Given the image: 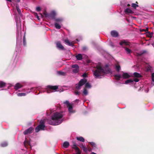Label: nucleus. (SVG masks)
Returning <instances> with one entry per match:
<instances>
[{
  "label": "nucleus",
  "mask_w": 154,
  "mask_h": 154,
  "mask_svg": "<svg viewBox=\"0 0 154 154\" xmlns=\"http://www.w3.org/2000/svg\"><path fill=\"white\" fill-rule=\"evenodd\" d=\"M96 69L93 71V74L96 79H100L104 75L111 72V69L109 67V65H106L103 68L99 65H97L95 67Z\"/></svg>",
  "instance_id": "obj_1"
},
{
  "label": "nucleus",
  "mask_w": 154,
  "mask_h": 154,
  "mask_svg": "<svg viewBox=\"0 0 154 154\" xmlns=\"http://www.w3.org/2000/svg\"><path fill=\"white\" fill-rule=\"evenodd\" d=\"M63 116L62 113L58 112L54 113L51 119L49 121V124L54 125L60 124L63 121V119H62Z\"/></svg>",
  "instance_id": "obj_2"
},
{
  "label": "nucleus",
  "mask_w": 154,
  "mask_h": 154,
  "mask_svg": "<svg viewBox=\"0 0 154 154\" xmlns=\"http://www.w3.org/2000/svg\"><path fill=\"white\" fill-rule=\"evenodd\" d=\"M45 120H41L40 121L39 125L37 126L35 129L36 132H38L40 130H44V128L45 127Z\"/></svg>",
  "instance_id": "obj_3"
},
{
  "label": "nucleus",
  "mask_w": 154,
  "mask_h": 154,
  "mask_svg": "<svg viewBox=\"0 0 154 154\" xmlns=\"http://www.w3.org/2000/svg\"><path fill=\"white\" fill-rule=\"evenodd\" d=\"M58 88V86L48 85L46 87V91L48 93H49L53 91H56Z\"/></svg>",
  "instance_id": "obj_4"
},
{
  "label": "nucleus",
  "mask_w": 154,
  "mask_h": 154,
  "mask_svg": "<svg viewBox=\"0 0 154 154\" xmlns=\"http://www.w3.org/2000/svg\"><path fill=\"white\" fill-rule=\"evenodd\" d=\"M72 67L73 68L72 72L73 73H76L79 72V67L77 64L73 65L72 66Z\"/></svg>",
  "instance_id": "obj_5"
},
{
  "label": "nucleus",
  "mask_w": 154,
  "mask_h": 154,
  "mask_svg": "<svg viewBox=\"0 0 154 154\" xmlns=\"http://www.w3.org/2000/svg\"><path fill=\"white\" fill-rule=\"evenodd\" d=\"M33 130L34 128L32 127H30L24 131L23 134L24 135L31 134L32 133Z\"/></svg>",
  "instance_id": "obj_6"
},
{
  "label": "nucleus",
  "mask_w": 154,
  "mask_h": 154,
  "mask_svg": "<svg viewBox=\"0 0 154 154\" xmlns=\"http://www.w3.org/2000/svg\"><path fill=\"white\" fill-rule=\"evenodd\" d=\"M72 148L75 149L76 151V153L75 154H81V151L80 150L79 148L76 146V145L74 144Z\"/></svg>",
  "instance_id": "obj_7"
},
{
  "label": "nucleus",
  "mask_w": 154,
  "mask_h": 154,
  "mask_svg": "<svg viewBox=\"0 0 154 154\" xmlns=\"http://www.w3.org/2000/svg\"><path fill=\"white\" fill-rule=\"evenodd\" d=\"M57 47L59 49L61 50H65L64 47L62 45L60 41H58L56 43Z\"/></svg>",
  "instance_id": "obj_8"
},
{
  "label": "nucleus",
  "mask_w": 154,
  "mask_h": 154,
  "mask_svg": "<svg viewBox=\"0 0 154 154\" xmlns=\"http://www.w3.org/2000/svg\"><path fill=\"white\" fill-rule=\"evenodd\" d=\"M119 44L122 46L124 45H130V42H128L126 41L125 40H122L119 43Z\"/></svg>",
  "instance_id": "obj_9"
},
{
  "label": "nucleus",
  "mask_w": 154,
  "mask_h": 154,
  "mask_svg": "<svg viewBox=\"0 0 154 154\" xmlns=\"http://www.w3.org/2000/svg\"><path fill=\"white\" fill-rule=\"evenodd\" d=\"M111 35L114 37H116L119 35L118 32L115 30H113L111 32Z\"/></svg>",
  "instance_id": "obj_10"
},
{
  "label": "nucleus",
  "mask_w": 154,
  "mask_h": 154,
  "mask_svg": "<svg viewBox=\"0 0 154 154\" xmlns=\"http://www.w3.org/2000/svg\"><path fill=\"white\" fill-rule=\"evenodd\" d=\"M56 13L55 12L52 11L49 14V18H51L52 19H55V16Z\"/></svg>",
  "instance_id": "obj_11"
},
{
  "label": "nucleus",
  "mask_w": 154,
  "mask_h": 154,
  "mask_svg": "<svg viewBox=\"0 0 154 154\" xmlns=\"http://www.w3.org/2000/svg\"><path fill=\"white\" fill-rule=\"evenodd\" d=\"M87 81V80L85 79H82L80 81L79 83L82 86L86 83Z\"/></svg>",
  "instance_id": "obj_12"
},
{
  "label": "nucleus",
  "mask_w": 154,
  "mask_h": 154,
  "mask_svg": "<svg viewBox=\"0 0 154 154\" xmlns=\"http://www.w3.org/2000/svg\"><path fill=\"white\" fill-rule=\"evenodd\" d=\"M125 12L126 14H132L133 13V11L130 9L127 8L125 10Z\"/></svg>",
  "instance_id": "obj_13"
},
{
  "label": "nucleus",
  "mask_w": 154,
  "mask_h": 154,
  "mask_svg": "<svg viewBox=\"0 0 154 154\" xmlns=\"http://www.w3.org/2000/svg\"><path fill=\"white\" fill-rule=\"evenodd\" d=\"M22 87L23 85H21L19 83H17L15 85L14 88L15 90H17L18 89Z\"/></svg>",
  "instance_id": "obj_14"
},
{
  "label": "nucleus",
  "mask_w": 154,
  "mask_h": 154,
  "mask_svg": "<svg viewBox=\"0 0 154 154\" xmlns=\"http://www.w3.org/2000/svg\"><path fill=\"white\" fill-rule=\"evenodd\" d=\"M122 77L124 79H127L130 77V76L126 72H124L122 74Z\"/></svg>",
  "instance_id": "obj_15"
},
{
  "label": "nucleus",
  "mask_w": 154,
  "mask_h": 154,
  "mask_svg": "<svg viewBox=\"0 0 154 154\" xmlns=\"http://www.w3.org/2000/svg\"><path fill=\"white\" fill-rule=\"evenodd\" d=\"M64 42L66 44H67L69 46L72 47L74 46L73 44L72 43V42H70L69 40L67 39H65Z\"/></svg>",
  "instance_id": "obj_16"
},
{
  "label": "nucleus",
  "mask_w": 154,
  "mask_h": 154,
  "mask_svg": "<svg viewBox=\"0 0 154 154\" xmlns=\"http://www.w3.org/2000/svg\"><path fill=\"white\" fill-rule=\"evenodd\" d=\"M76 59L79 60H81L82 59V55L80 54H78L76 56Z\"/></svg>",
  "instance_id": "obj_17"
},
{
  "label": "nucleus",
  "mask_w": 154,
  "mask_h": 154,
  "mask_svg": "<svg viewBox=\"0 0 154 154\" xmlns=\"http://www.w3.org/2000/svg\"><path fill=\"white\" fill-rule=\"evenodd\" d=\"M133 75L135 77L140 78L142 77L141 75L140 74L137 72L134 73Z\"/></svg>",
  "instance_id": "obj_18"
},
{
  "label": "nucleus",
  "mask_w": 154,
  "mask_h": 154,
  "mask_svg": "<svg viewBox=\"0 0 154 154\" xmlns=\"http://www.w3.org/2000/svg\"><path fill=\"white\" fill-rule=\"evenodd\" d=\"M69 143L67 141L64 142L63 145V147L65 148H67L69 146Z\"/></svg>",
  "instance_id": "obj_19"
},
{
  "label": "nucleus",
  "mask_w": 154,
  "mask_h": 154,
  "mask_svg": "<svg viewBox=\"0 0 154 154\" xmlns=\"http://www.w3.org/2000/svg\"><path fill=\"white\" fill-rule=\"evenodd\" d=\"M76 139L82 142H84L85 141V139L82 137H76Z\"/></svg>",
  "instance_id": "obj_20"
},
{
  "label": "nucleus",
  "mask_w": 154,
  "mask_h": 154,
  "mask_svg": "<svg viewBox=\"0 0 154 154\" xmlns=\"http://www.w3.org/2000/svg\"><path fill=\"white\" fill-rule=\"evenodd\" d=\"M16 9L17 11L18 14L20 16H21V13L20 10L19 8V6L18 5H16Z\"/></svg>",
  "instance_id": "obj_21"
},
{
  "label": "nucleus",
  "mask_w": 154,
  "mask_h": 154,
  "mask_svg": "<svg viewBox=\"0 0 154 154\" xmlns=\"http://www.w3.org/2000/svg\"><path fill=\"white\" fill-rule=\"evenodd\" d=\"M57 73L58 75H65L66 74V72L61 71H57Z\"/></svg>",
  "instance_id": "obj_22"
},
{
  "label": "nucleus",
  "mask_w": 154,
  "mask_h": 154,
  "mask_svg": "<svg viewBox=\"0 0 154 154\" xmlns=\"http://www.w3.org/2000/svg\"><path fill=\"white\" fill-rule=\"evenodd\" d=\"M6 85V83L2 82L0 81V88H2L5 86Z\"/></svg>",
  "instance_id": "obj_23"
},
{
  "label": "nucleus",
  "mask_w": 154,
  "mask_h": 154,
  "mask_svg": "<svg viewBox=\"0 0 154 154\" xmlns=\"http://www.w3.org/2000/svg\"><path fill=\"white\" fill-rule=\"evenodd\" d=\"M67 107L68 108V111L69 112H72V105L70 104Z\"/></svg>",
  "instance_id": "obj_24"
},
{
  "label": "nucleus",
  "mask_w": 154,
  "mask_h": 154,
  "mask_svg": "<svg viewBox=\"0 0 154 154\" xmlns=\"http://www.w3.org/2000/svg\"><path fill=\"white\" fill-rule=\"evenodd\" d=\"M114 76L115 79L117 80H119L121 77L120 75H115Z\"/></svg>",
  "instance_id": "obj_25"
},
{
  "label": "nucleus",
  "mask_w": 154,
  "mask_h": 154,
  "mask_svg": "<svg viewBox=\"0 0 154 154\" xmlns=\"http://www.w3.org/2000/svg\"><path fill=\"white\" fill-rule=\"evenodd\" d=\"M115 69L117 72H119L121 69V67L120 65H117L116 66Z\"/></svg>",
  "instance_id": "obj_26"
},
{
  "label": "nucleus",
  "mask_w": 154,
  "mask_h": 154,
  "mask_svg": "<svg viewBox=\"0 0 154 154\" xmlns=\"http://www.w3.org/2000/svg\"><path fill=\"white\" fill-rule=\"evenodd\" d=\"M81 147L85 152H87V148L85 147V146L82 145V146H81Z\"/></svg>",
  "instance_id": "obj_27"
},
{
  "label": "nucleus",
  "mask_w": 154,
  "mask_h": 154,
  "mask_svg": "<svg viewBox=\"0 0 154 154\" xmlns=\"http://www.w3.org/2000/svg\"><path fill=\"white\" fill-rule=\"evenodd\" d=\"M8 143L6 142H3L1 143V146L3 147H5L7 146Z\"/></svg>",
  "instance_id": "obj_28"
},
{
  "label": "nucleus",
  "mask_w": 154,
  "mask_h": 154,
  "mask_svg": "<svg viewBox=\"0 0 154 154\" xmlns=\"http://www.w3.org/2000/svg\"><path fill=\"white\" fill-rule=\"evenodd\" d=\"M55 27L57 29H60L61 28V26L58 23H56L54 24Z\"/></svg>",
  "instance_id": "obj_29"
},
{
  "label": "nucleus",
  "mask_w": 154,
  "mask_h": 154,
  "mask_svg": "<svg viewBox=\"0 0 154 154\" xmlns=\"http://www.w3.org/2000/svg\"><path fill=\"white\" fill-rule=\"evenodd\" d=\"M23 45L24 46H26V42L25 35L23 36Z\"/></svg>",
  "instance_id": "obj_30"
},
{
  "label": "nucleus",
  "mask_w": 154,
  "mask_h": 154,
  "mask_svg": "<svg viewBox=\"0 0 154 154\" xmlns=\"http://www.w3.org/2000/svg\"><path fill=\"white\" fill-rule=\"evenodd\" d=\"M133 81H134L132 79H128L125 81V84H128V83H132L133 82Z\"/></svg>",
  "instance_id": "obj_31"
},
{
  "label": "nucleus",
  "mask_w": 154,
  "mask_h": 154,
  "mask_svg": "<svg viewBox=\"0 0 154 154\" xmlns=\"http://www.w3.org/2000/svg\"><path fill=\"white\" fill-rule=\"evenodd\" d=\"M131 6L133 8H136L138 7V5L137 4L133 3L131 4Z\"/></svg>",
  "instance_id": "obj_32"
},
{
  "label": "nucleus",
  "mask_w": 154,
  "mask_h": 154,
  "mask_svg": "<svg viewBox=\"0 0 154 154\" xmlns=\"http://www.w3.org/2000/svg\"><path fill=\"white\" fill-rule=\"evenodd\" d=\"M43 14L46 17H48L49 18V14H48L46 11H45L44 12Z\"/></svg>",
  "instance_id": "obj_33"
},
{
  "label": "nucleus",
  "mask_w": 154,
  "mask_h": 154,
  "mask_svg": "<svg viewBox=\"0 0 154 154\" xmlns=\"http://www.w3.org/2000/svg\"><path fill=\"white\" fill-rule=\"evenodd\" d=\"M43 14L46 17H48L49 18V14H48L46 11H45L44 12Z\"/></svg>",
  "instance_id": "obj_34"
},
{
  "label": "nucleus",
  "mask_w": 154,
  "mask_h": 154,
  "mask_svg": "<svg viewBox=\"0 0 154 154\" xmlns=\"http://www.w3.org/2000/svg\"><path fill=\"white\" fill-rule=\"evenodd\" d=\"M89 143L90 144L92 145L93 147H96L97 145L94 142H89Z\"/></svg>",
  "instance_id": "obj_35"
},
{
  "label": "nucleus",
  "mask_w": 154,
  "mask_h": 154,
  "mask_svg": "<svg viewBox=\"0 0 154 154\" xmlns=\"http://www.w3.org/2000/svg\"><path fill=\"white\" fill-rule=\"evenodd\" d=\"M82 86L81 85H80L79 83L78 85H75V88L77 89H80L81 88V87Z\"/></svg>",
  "instance_id": "obj_36"
},
{
  "label": "nucleus",
  "mask_w": 154,
  "mask_h": 154,
  "mask_svg": "<svg viewBox=\"0 0 154 154\" xmlns=\"http://www.w3.org/2000/svg\"><path fill=\"white\" fill-rule=\"evenodd\" d=\"M83 94L85 95H86L88 94V92L87 89L85 88H84L83 91Z\"/></svg>",
  "instance_id": "obj_37"
},
{
  "label": "nucleus",
  "mask_w": 154,
  "mask_h": 154,
  "mask_svg": "<svg viewBox=\"0 0 154 154\" xmlns=\"http://www.w3.org/2000/svg\"><path fill=\"white\" fill-rule=\"evenodd\" d=\"M85 87L87 88H91V86L89 83L87 82L85 84Z\"/></svg>",
  "instance_id": "obj_38"
},
{
  "label": "nucleus",
  "mask_w": 154,
  "mask_h": 154,
  "mask_svg": "<svg viewBox=\"0 0 154 154\" xmlns=\"http://www.w3.org/2000/svg\"><path fill=\"white\" fill-rule=\"evenodd\" d=\"M125 50L128 54H130L131 52V50L127 48H125Z\"/></svg>",
  "instance_id": "obj_39"
},
{
  "label": "nucleus",
  "mask_w": 154,
  "mask_h": 154,
  "mask_svg": "<svg viewBox=\"0 0 154 154\" xmlns=\"http://www.w3.org/2000/svg\"><path fill=\"white\" fill-rule=\"evenodd\" d=\"M26 94L24 93H19L18 94V95L19 96H25L26 95Z\"/></svg>",
  "instance_id": "obj_40"
},
{
  "label": "nucleus",
  "mask_w": 154,
  "mask_h": 154,
  "mask_svg": "<svg viewBox=\"0 0 154 154\" xmlns=\"http://www.w3.org/2000/svg\"><path fill=\"white\" fill-rule=\"evenodd\" d=\"M146 51H145V50L143 51H142V52H140V53L138 54V55H139V56H141L144 54L146 53Z\"/></svg>",
  "instance_id": "obj_41"
},
{
  "label": "nucleus",
  "mask_w": 154,
  "mask_h": 154,
  "mask_svg": "<svg viewBox=\"0 0 154 154\" xmlns=\"http://www.w3.org/2000/svg\"><path fill=\"white\" fill-rule=\"evenodd\" d=\"M54 19L57 22H60L62 21V20L61 19H60V18L56 19L55 18V19Z\"/></svg>",
  "instance_id": "obj_42"
},
{
  "label": "nucleus",
  "mask_w": 154,
  "mask_h": 154,
  "mask_svg": "<svg viewBox=\"0 0 154 154\" xmlns=\"http://www.w3.org/2000/svg\"><path fill=\"white\" fill-rule=\"evenodd\" d=\"M64 103L66 105L67 107L71 104L70 103H69V102L68 101H66L64 102Z\"/></svg>",
  "instance_id": "obj_43"
},
{
  "label": "nucleus",
  "mask_w": 154,
  "mask_h": 154,
  "mask_svg": "<svg viewBox=\"0 0 154 154\" xmlns=\"http://www.w3.org/2000/svg\"><path fill=\"white\" fill-rule=\"evenodd\" d=\"M34 15H35V16L38 19V20H39V16L38 15L37 13H36L35 12L34 13Z\"/></svg>",
  "instance_id": "obj_44"
},
{
  "label": "nucleus",
  "mask_w": 154,
  "mask_h": 154,
  "mask_svg": "<svg viewBox=\"0 0 154 154\" xmlns=\"http://www.w3.org/2000/svg\"><path fill=\"white\" fill-rule=\"evenodd\" d=\"M152 79L153 82H154V73H152Z\"/></svg>",
  "instance_id": "obj_45"
},
{
  "label": "nucleus",
  "mask_w": 154,
  "mask_h": 154,
  "mask_svg": "<svg viewBox=\"0 0 154 154\" xmlns=\"http://www.w3.org/2000/svg\"><path fill=\"white\" fill-rule=\"evenodd\" d=\"M36 10L37 11L39 12L41 10V8L39 7H37L36 8Z\"/></svg>",
  "instance_id": "obj_46"
},
{
  "label": "nucleus",
  "mask_w": 154,
  "mask_h": 154,
  "mask_svg": "<svg viewBox=\"0 0 154 154\" xmlns=\"http://www.w3.org/2000/svg\"><path fill=\"white\" fill-rule=\"evenodd\" d=\"M82 77L84 78H85V77H87V74H86V73H84L82 75Z\"/></svg>",
  "instance_id": "obj_47"
},
{
  "label": "nucleus",
  "mask_w": 154,
  "mask_h": 154,
  "mask_svg": "<svg viewBox=\"0 0 154 154\" xmlns=\"http://www.w3.org/2000/svg\"><path fill=\"white\" fill-rule=\"evenodd\" d=\"M29 142L27 140H26L24 142V144L25 145L26 144H29Z\"/></svg>",
  "instance_id": "obj_48"
},
{
  "label": "nucleus",
  "mask_w": 154,
  "mask_h": 154,
  "mask_svg": "<svg viewBox=\"0 0 154 154\" xmlns=\"http://www.w3.org/2000/svg\"><path fill=\"white\" fill-rule=\"evenodd\" d=\"M151 67L150 66H148L147 69V71H149L150 70H151Z\"/></svg>",
  "instance_id": "obj_49"
},
{
  "label": "nucleus",
  "mask_w": 154,
  "mask_h": 154,
  "mask_svg": "<svg viewBox=\"0 0 154 154\" xmlns=\"http://www.w3.org/2000/svg\"><path fill=\"white\" fill-rule=\"evenodd\" d=\"M74 94L75 95H79L80 94V93H79V92L78 91H74Z\"/></svg>",
  "instance_id": "obj_50"
},
{
  "label": "nucleus",
  "mask_w": 154,
  "mask_h": 154,
  "mask_svg": "<svg viewBox=\"0 0 154 154\" xmlns=\"http://www.w3.org/2000/svg\"><path fill=\"white\" fill-rule=\"evenodd\" d=\"M133 81L136 82H137L139 81V79L137 78H135Z\"/></svg>",
  "instance_id": "obj_51"
},
{
  "label": "nucleus",
  "mask_w": 154,
  "mask_h": 154,
  "mask_svg": "<svg viewBox=\"0 0 154 154\" xmlns=\"http://www.w3.org/2000/svg\"><path fill=\"white\" fill-rule=\"evenodd\" d=\"M140 31L141 32H145V29H141L140 30Z\"/></svg>",
  "instance_id": "obj_52"
},
{
  "label": "nucleus",
  "mask_w": 154,
  "mask_h": 154,
  "mask_svg": "<svg viewBox=\"0 0 154 154\" xmlns=\"http://www.w3.org/2000/svg\"><path fill=\"white\" fill-rule=\"evenodd\" d=\"M148 29H149L148 28H146V29H145V32L147 31V32H148V33H149V32H148Z\"/></svg>",
  "instance_id": "obj_53"
},
{
  "label": "nucleus",
  "mask_w": 154,
  "mask_h": 154,
  "mask_svg": "<svg viewBox=\"0 0 154 154\" xmlns=\"http://www.w3.org/2000/svg\"><path fill=\"white\" fill-rule=\"evenodd\" d=\"M86 49V47H83L82 49L84 50H85Z\"/></svg>",
  "instance_id": "obj_54"
},
{
  "label": "nucleus",
  "mask_w": 154,
  "mask_h": 154,
  "mask_svg": "<svg viewBox=\"0 0 154 154\" xmlns=\"http://www.w3.org/2000/svg\"><path fill=\"white\" fill-rule=\"evenodd\" d=\"M7 1L9 2H12V0H6Z\"/></svg>",
  "instance_id": "obj_55"
},
{
  "label": "nucleus",
  "mask_w": 154,
  "mask_h": 154,
  "mask_svg": "<svg viewBox=\"0 0 154 154\" xmlns=\"http://www.w3.org/2000/svg\"><path fill=\"white\" fill-rule=\"evenodd\" d=\"M20 0H17V2H20Z\"/></svg>",
  "instance_id": "obj_56"
},
{
  "label": "nucleus",
  "mask_w": 154,
  "mask_h": 154,
  "mask_svg": "<svg viewBox=\"0 0 154 154\" xmlns=\"http://www.w3.org/2000/svg\"><path fill=\"white\" fill-rule=\"evenodd\" d=\"M91 154H97L96 153H94V152H92Z\"/></svg>",
  "instance_id": "obj_57"
},
{
  "label": "nucleus",
  "mask_w": 154,
  "mask_h": 154,
  "mask_svg": "<svg viewBox=\"0 0 154 154\" xmlns=\"http://www.w3.org/2000/svg\"><path fill=\"white\" fill-rule=\"evenodd\" d=\"M130 6V4H129L127 5V6L128 7H129Z\"/></svg>",
  "instance_id": "obj_58"
},
{
  "label": "nucleus",
  "mask_w": 154,
  "mask_h": 154,
  "mask_svg": "<svg viewBox=\"0 0 154 154\" xmlns=\"http://www.w3.org/2000/svg\"><path fill=\"white\" fill-rule=\"evenodd\" d=\"M91 149H88V151H91Z\"/></svg>",
  "instance_id": "obj_59"
},
{
  "label": "nucleus",
  "mask_w": 154,
  "mask_h": 154,
  "mask_svg": "<svg viewBox=\"0 0 154 154\" xmlns=\"http://www.w3.org/2000/svg\"><path fill=\"white\" fill-rule=\"evenodd\" d=\"M136 3H137V4H138V3L137 2H136Z\"/></svg>",
  "instance_id": "obj_60"
},
{
  "label": "nucleus",
  "mask_w": 154,
  "mask_h": 154,
  "mask_svg": "<svg viewBox=\"0 0 154 154\" xmlns=\"http://www.w3.org/2000/svg\"><path fill=\"white\" fill-rule=\"evenodd\" d=\"M151 35H152V34H150V37H151Z\"/></svg>",
  "instance_id": "obj_61"
},
{
  "label": "nucleus",
  "mask_w": 154,
  "mask_h": 154,
  "mask_svg": "<svg viewBox=\"0 0 154 154\" xmlns=\"http://www.w3.org/2000/svg\"><path fill=\"white\" fill-rule=\"evenodd\" d=\"M77 100H78L77 99H76V101H77Z\"/></svg>",
  "instance_id": "obj_62"
},
{
  "label": "nucleus",
  "mask_w": 154,
  "mask_h": 154,
  "mask_svg": "<svg viewBox=\"0 0 154 154\" xmlns=\"http://www.w3.org/2000/svg\"><path fill=\"white\" fill-rule=\"evenodd\" d=\"M77 100H78L77 99H76V101H77Z\"/></svg>",
  "instance_id": "obj_63"
}]
</instances>
